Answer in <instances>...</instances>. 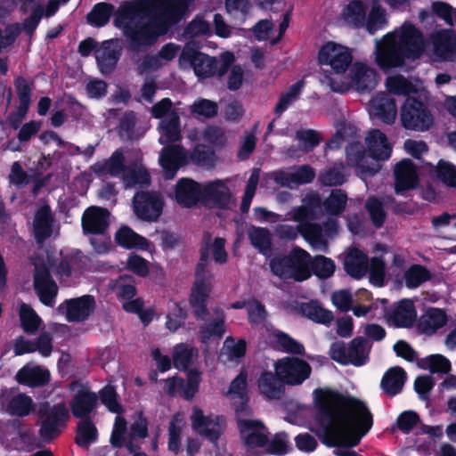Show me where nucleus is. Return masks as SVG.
Returning a JSON list of instances; mask_svg holds the SVG:
<instances>
[{
	"instance_id": "nucleus-1",
	"label": "nucleus",
	"mask_w": 456,
	"mask_h": 456,
	"mask_svg": "<svg viewBox=\"0 0 456 456\" xmlns=\"http://www.w3.org/2000/svg\"><path fill=\"white\" fill-rule=\"evenodd\" d=\"M319 415L312 426L336 456H358L356 446L372 427V414L366 403L349 395L330 388L314 391Z\"/></svg>"
},
{
	"instance_id": "nucleus-2",
	"label": "nucleus",
	"mask_w": 456,
	"mask_h": 456,
	"mask_svg": "<svg viewBox=\"0 0 456 456\" xmlns=\"http://www.w3.org/2000/svg\"><path fill=\"white\" fill-rule=\"evenodd\" d=\"M186 9L185 0H134L119 7L114 24L134 46L148 45L178 22Z\"/></svg>"
},
{
	"instance_id": "nucleus-3",
	"label": "nucleus",
	"mask_w": 456,
	"mask_h": 456,
	"mask_svg": "<svg viewBox=\"0 0 456 456\" xmlns=\"http://www.w3.org/2000/svg\"><path fill=\"white\" fill-rule=\"evenodd\" d=\"M423 34L405 21L381 38L375 40V61L384 71L401 68L406 61H415L425 52Z\"/></svg>"
},
{
	"instance_id": "nucleus-4",
	"label": "nucleus",
	"mask_w": 456,
	"mask_h": 456,
	"mask_svg": "<svg viewBox=\"0 0 456 456\" xmlns=\"http://www.w3.org/2000/svg\"><path fill=\"white\" fill-rule=\"evenodd\" d=\"M365 142L368 154L365 153L360 142H352L346 148V161L362 174L373 175L379 170L378 161H384L390 158L392 145L386 134L378 129L368 133Z\"/></svg>"
},
{
	"instance_id": "nucleus-5",
	"label": "nucleus",
	"mask_w": 456,
	"mask_h": 456,
	"mask_svg": "<svg viewBox=\"0 0 456 456\" xmlns=\"http://www.w3.org/2000/svg\"><path fill=\"white\" fill-rule=\"evenodd\" d=\"M211 254L216 262L223 264L226 261L227 254L224 250V240L221 238L215 239L212 244H207L202 253L200 263L197 266L195 281L193 283L190 304L193 309L194 314L198 318H204L208 313L206 304L212 290L211 272L207 268L206 256Z\"/></svg>"
},
{
	"instance_id": "nucleus-6",
	"label": "nucleus",
	"mask_w": 456,
	"mask_h": 456,
	"mask_svg": "<svg viewBox=\"0 0 456 456\" xmlns=\"http://www.w3.org/2000/svg\"><path fill=\"white\" fill-rule=\"evenodd\" d=\"M57 261L58 259L48 256V266L39 260L35 262L34 286L40 301L45 305L51 306L54 304L58 290L56 284L49 275V268L61 277L80 273L83 271L82 260L77 256L65 260L61 259L59 264H57Z\"/></svg>"
},
{
	"instance_id": "nucleus-7",
	"label": "nucleus",
	"mask_w": 456,
	"mask_h": 456,
	"mask_svg": "<svg viewBox=\"0 0 456 456\" xmlns=\"http://www.w3.org/2000/svg\"><path fill=\"white\" fill-rule=\"evenodd\" d=\"M233 61L234 56L232 53H223L220 56V60L217 61L215 58L200 53L191 44H187L179 57V66L183 69L192 67L197 77L205 78L216 74L218 76L224 75L228 66Z\"/></svg>"
},
{
	"instance_id": "nucleus-8",
	"label": "nucleus",
	"mask_w": 456,
	"mask_h": 456,
	"mask_svg": "<svg viewBox=\"0 0 456 456\" xmlns=\"http://www.w3.org/2000/svg\"><path fill=\"white\" fill-rule=\"evenodd\" d=\"M125 161L126 159L123 152L118 150L113 152L109 159L95 163L92 167V170L99 175H121L126 187H133L138 184L142 185L149 183V174L141 163L130 164L126 168Z\"/></svg>"
},
{
	"instance_id": "nucleus-9",
	"label": "nucleus",
	"mask_w": 456,
	"mask_h": 456,
	"mask_svg": "<svg viewBox=\"0 0 456 456\" xmlns=\"http://www.w3.org/2000/svg\"><path fill=\"white\" fill-rule=\"evenodd\" d=\"M269 267L273 275L282 280L301 282L312 275L311 256L301 248H294L288 255L273 256Z\"/></svg>"
},
{
	"instance_id": "nucleus-10",
	"label": "nucleus",
	"mask_w": 456,
	"mask_h": 456,
	"mask_svg": "<svg viewBox=\"0 0 456 456\" xmlns=\"http://www.w3.org/2000/svg\"><path fill=\"white\" fill-rule=\"evenodd\" d=\"M378 84V74L370 66L356 62L352 65L349 73L342 79H329V86L334 92L345 93L353 88L359 92L372 90Z\"/></svg>"
},
{
	"instance_id": "nucleus-11",
	"label": "nucleus",
	"mask_w": 456,
	"mask_h": 456,
	"mask_svg": "<svg viewBox=\"0 0 456 456\" xmlns=\"http://www.w3.org/2000/svg\"><path fill=\"white\" fill-rule=\"evenodd\" d=\"M318 60L322 65L329 66L331 69V74L322 80V83L329 86V79L331 77L339 80L345 77L353 57L351 51L346 46L328 42L320 49Z\"/></svg>"
},
{
	"instance_id": "nucleus-12",
	"label": "nucleus",
	"mask_w": 456,
	"mask_h": 456,
	"mask_svg": "<svg viewBox=\"0 0 456 456\" xmlns=\"http://www.w3.org/2000/svg\"><path fill=\"white\" fill-rule=\"evenodd\" d=\"M401 121L406 129L423 132L432 126L434 118L423 103L407 98L401 109Z\"/></svg>"
},
{
	"instance_id": "nucleus-13",
	"label": "nucleus",
	"mask_w": 456,
	"mask_h": 456,
	"mask_svg": "<svg viewBox=\"0 0 456 456\" xmlns=\"http://www.w3.org/2000/svg\"><path fill=\"white\" fill-rule=\"evenodd\" d=\"M274 370L279 379L289 386L301 385L312 372L311 366L305 361L289 356L277 361Z\"/></svg>"
},
{
	"instance_id": "nucleus-14",
	"label": "nucleus",
	"mask_w": 456,
	"mask_h": 456,
	"mask_svg": "<svg viewBox=\"0 0 456 456\" xmlns=\"http://www.w3.org/2000/svg\"><path fill=\"white\" fill-rule=\"evenodd\" d=\"M236 414L240 436L248 449L253 450L256 447L264 446L268 441L265 427L256 419L245 418L249 416V409L247 412L245 410L237 408Z\"/></svg>"
},
{
	"instance_id": "nucleus-15",
	"label": "nucleus",
	"mask_w": 456,
	"mask_h": 456,
	"mask_svg": "<svg viewBox=\"0 0 456 456\" xmlns=\"http://www.w3.org/2000/svg\"><path fill=\"white\" fill-rule=\"evenodd\" d=\"M38 411L43 418L40 428L41 436L45 440L56 437L69 417L65 404L60 403L50 407L49 404L44 403L40 405Z\"/></svg>"
},
{
	"instance_id": "nucleus-16",
	"label": "nucleus",
	"mask_w": 456,
	"mask_h": 456,
	"mask_svg": "<svg viewBox=\"0 0 456 456\" xmlns=\"http://www.w3.org/2000/svg\"><path fill=\"white\" fill-rule=\"evenodd\" d=\"M192 429L211 442H216L224 431V419L215 415H205L200 408L194 406L191 416Z\"/></svg>"
},
{
	"instance_id": "nucleus-17",
	"label": "nucleus",
	"mask_w": 456,
	"mask_h": 456,
	"mask_svg": "<svg viewBox=\"0 0 456 456\" xmlns=\"http://www.w3.org/2000/svg\"><path fill=\"white\" fill-rule=\"evenodd\" d=\"M133 208L139 218L156 221L161 215L163 200L157 192H138L134 197Z\"/></svg>"
},
{
	"instance_id": "nucleus-18",
	"label": "nucleus",
	"mask_w": 456,
	"mask_h": 456,
	"mask_svg": "<svg viewBox=\"0 0 456 456\" xmlns=\"http://www.w3.org/2000/svg\"><path fill=\"white\" fill-rule=\"evenodd\" d=\"M94 309L95 300L89 295L66 300L57 308L58 312L65 315L69 322H83L91 315Z\"/></svg>"
},
{
	"instance_id": "nucleus-19",
	"label": "nucleus",
	"mask_w": 456,
	"mask_h": 456,
	"mask_svg": "<svg viewBox=\"0 0 456 456\" xmlns=\"http://www.w3.org/2000/svg\"><path fill=\"white\" fill-rule=\"evenodd\" d=\"M0 401L3 409L13 416H28L34 410L32 398L22 393L4 391L1 395Z\"/></svg>"
},
{
	"instance_id": "nucleus-20",
	"label": "nucleus",
	"mask_w": 456,
	"mask_h": 456,
	"mask_svg": "<svg viewBox=\"0 0 456 456\" xmlns=\"http://www.w3.org/2000/svg\"><path fill=\"white\" fill-rule=\"evenodd\" d=\"M395 189L396 193H403L412 190L418 185L419 175L417 167L410 159H403L398 162L394 170Z\"/></svg>"
},
{
	"instance_id": "nucleus-21",
	"label": "nucleus",
	"mask_w": 456,
	"mask_h": 456,
	"mask_svg": "<svg viewBox=\"0 0 456 456\" xmlns=\"http://www.w3.org/2000/svg\"><path fill=\"white\" fill-rule=\"evenodd\" d=\"M201 200L218 208H229L232 201L229 188L221 180L210 182L201 187Z\"/></svg>"
},
{
	"instance_id": "nucleus-22",
	"label": "nucleus",
	"mask_w": 456,
	"mask_h": 456,
	"mask_svg": "<svg viewBox=\"0 0 456 456\" xmlns=\"http://www.w3.org/2000/svg\"><path fill=\"white\" fill-rule=\"evenodd\" d=\"M187 155L179 145L164 148L159 156V164L163 168L166 179H172L177 170L185 164Z\"/></svg>"
},
{
	"instance_id": "nucleus-23",
	"label": "nucleus",
	"mask_w": 456,
	"mask_h": 456,
	"mask_svg": "<svg viewBox=\"0 0 456 456\" xmlns=\"http://www.w3.org/2000/svg\"><path fill=\"white\" fill-rule=\"evenodd\" d=\"M108 210L99 207H90L83 214L82 227L86 234H103L109 226Z\"/></svg>"
},
{
	"instance_id": "nucleus-24",
	"label": "nucleus",
	"mask_w": 456,
	"mask_h": 456,
	"mask_svg": "<svg viewBox=\"0 0 456 456\" xmlns=\"http://www.w3.org/2000/svg\"><path fill=\"white\" fill-rule=\"evenodd\" d=\"M370 116L385 123L392 124L396 118L397 109L395 101L384 93L375 95L369 103Z\"/></svg>"
},
{
	"instance_id": "nucleus-25",
	"label": "nucleus",
	"mask_w": 456,
	"mask_h": 456,
	"mask_svg": "<svg viewBox=\"0 0 456 456\" xmlns=\"http://www.w3.org/2000/svg\"><path fill=\"white\" fill-rule=\"evenodd\" d=\"M314 176V169L307 165L301 166L295 170H280L273 174L274 182L284 187L310 183Z\"/></svg>"
},
{
	"instance_id": "nucleus-26",
	"label": "nucleus",
	"mask_w": 456,
	"mask_h": 456,
	"mask_svg": "<svg viewBox=\"0 0 456 456\" xmlns=\"http://www.w3.org/2000/svg\"><path fill=\"white\" fill-rule=\"evenodd\" d=\"M175 199L182 207H192L201 200V186L191 179L182 178L176 183Z\"/></svg>"
},
{
	"instance_id": "nucleus-27",
	"label": "nucleus",
	"mask_w": 456,
	"mask_h": 456,
	"mask_svg": "<svg viewBox=\"0 0 456 456\" xmlns=\"http://www.w3.org/2000/svg\"><path fill=\"white\" fill-rule=\"evenodd\" d=\"M368 6L366 1L351 0L343 6L339 19L349 27H363L366 21Z\"/></svg>"
},
{
	"instance_id": "nucleus-28",
	"label": "nucleus",
	"mask_w": 456,
	"mask_h": 456,
	"mask_svg": "<svg viewBox=\"0 0 456 456\" xmlns=\"http://www.w3.org/2000/svg\"><path fill=\"white\" fill-rule=\"evenodd\" d=\"M434 53L443 61L456 60V35L451 30H442L433 37Z\"/></svg>"
},
{
	"instance_id": "nucleus-29",
	"label": "nucleus",
	"mask_w": 456,
	"mask_h": 456,
	"mask_svg": "<svg viewBox=\"0 0 456 456\" xmlns=\"http://www.w3.org/2000/svg\"><path fill=\"white\" fill-rule=\"evenodd\" d=\"M120 45L118 40L105 41L95 51V57L102 73H110L116 66L119 54Z\"/></svg>"
},
{
	"instance_id": "nucleus-30",
	"label": "nucleus",
	"mask_w": 456,
	"mask_h": 456,
	"mask_svg": "<svg viewBox=\"0 0 456 456\" xmlns=\"http://www.w3.org/2000/svg\"><path fill=\"white\" fill-rule=\"evenodd\" d=\"M71 389H77L70 403L73 415L80 418L91 412L97 403L96 395L77 384H72Z\"/></svg>"
},
{
	"instance_id": "nucleus-31",
	"label": "nucleus",
	"mask_w": 456,
	"mask_h": 456,
	"mask_svg": "<svg viewBox=\"0 0 456 456\" xmlns=\"http://www.w3.org/2000/svg\"><path fill=\"white\" fill-rule=\"evenodd\" d=\"M16 379L20 384L28 387H39L49 381L50 372L38 365H27L18 371Z\"/></svg>"
},
{
	"instance_id": "nucleus-32",
	"label": "nucleus",
	"mask_w": 456,
	"mask_h": 456,
	"mask_svg": "<svg viewBox=\"0 0 456 456\" xmlns=\"http://www.w3.org/2000/svg\"><path fill=\"white\" fill-rule=\"evenodd\" d=\"M116 242L126 249H150L151 243L147 239L134 232L128 226L120 227L115 233Z\"/></svg>"
},
{
	"instance_id": "nucleus-33",
	"label": "nucleus",
	"mask_w": 456,
	"mask_h": 456,
	"mask_svg": "<svg viewBox=\"0 0 456 456\" xmlns=\"http://www.w3.org/2000/svg\"><path fill=\"white\" fill-rule=\"evenodd\" d=\"M53 218L49 207L43 206L36 213L33 232L37 242L44 241L53 233Z\"/></svg>"
},
{
	"instance_id": "nucleus-34",
	"label": "nucleus",
	"mask_w": 456,
	"mask_h": 456,
	"mask_svg": "<svg viewBox=\"0 0 456 456\" xmlns=\"http://www.w3.org/2000/svg\"><path fill=\"white\" fill-rule=\"evenodd\" d=\"M344 267L350 276L360 279L369 270L367 256L360 250L353 248L346 256Z\"/></svg>"
},
{
	"instance_id": "nucleus-35",
	"label": "nucleus",
	"mask_w": 456,
	"mask_h": 456,
	"mask_svg": "<svg viewBox=\"0 0 456 456\" xmlns=\"http://www.w3.org/2000/svg\"><path fill=\"white\" fill-rule=\"evenodd\" d=\"M447 317L445 313L438 308L428 310L419 321V330L428 335L434 334L438 329L445 325Z\"/></svg>"
},
{
	"instance_id": "nucleus-36",
	"label": "nucleus",
	"mask_w": 456,
	"mask_h": 456,
	"mask_svg": "<svg viewBox=\"0 0 456 456\" xmlns=\"http://www.w3.org/2000/svg\"><path fill=\"white\" fill-rule=\"evenodd\" d=\"M405 380V371L400 367H392L384 374L380 386L387 395L394 396L401 392Z\"/></svg>"
},
{
	"instance_id": "nucleus-37",
	"label": "nucleus",
	"mask_w": 456,
	"mask_h": 456,
	"mask_svg": "<svg viewBox=\"0 0 456 456\" xmlns=\"http://www.w3.org/2000/svg\"><path fill=\"white\" fill-rule=\"evenodd\" d=\"M159 132V141L161 144L175 142L181 138L180 118L178 115L171 113L170 118H163L158 126Z\"/></svg>"
},
{
	"instance_id": "nucleus-38",
	"label": "nucleus",
	"mask_w": 456,
	"mask_h": 456,
	"mask_svg": "<svg viewBox=\"0 0 456 456\" xmlns=\"http://www.w3.org/2000/svg\"><path fill=\"white\" fill-rule=\"evenodd\" d=\"M416 317L413 302L409 299L402 300L391 315L393 322L398 327H410Z\"/></svg>"
},
{
	"instance_id": "nucleus-39",
	"label": "nucleus",
	"mask_w": 456,
	"mask_h": 456,
	"mask_svg": "<svg viewBox=\"0 0 456 456\" xmlns=\"http://www.w3.org/2000/svg\"><path fill=\"white\" fill-rule=\"evenodd\" d=\"M247 375L244 372H240L236 379L232 382L228 395L236 409L245 410L248 411V408L246 406L247 398Z\"/></svg>"
},
{
	"instance_id": "nucleus-40",
	"label": "nucleus",
	"mask_w": 456,
	"mask_h": 456,
	"mask_svg": "<svg viewBox=\"0 0 456 456\" xmlns=\"http://www.w3.org/2000/svg\"><path fill=\"white\" fill-rule=\"evenodd\" d=\"M370 345L362 338L353 339L348 345V364L363 365L369 356Z\"/></svg>"
},
{
	"instance_id": "nucleus-41",
	"label": "nucleus",
	"mask_w": 456,
	"mask_h": 456,
	"mask_svg": "<svg viewBox=\"0 0 456 456\" xmlns=\"http://www.w3.org/2000/svg\"><path fill=\"white\" fill-rule=\"evenodd\" d=\"M281 382L273 373L265 372L259 378V391L268 399H279L283 393Z\"/></svg>"
},
{
	"instance_id": "nucleus-42",
	"label": "nucleus",
	"mask_w": 456,
	"mask_h": 456,
	"mask_svg": "<svg viewBox=\"0 0 456 456\" xmlns=\"http://www.w3.org/2000/svg\"><path fill=\"white\" fill-rule=\"evenodd\" d=\"M387 23L385 10L381 7L377 0L370 3V10L368 17H366L365 28L370 34L383 28Z\"/></svg>"
},
{
	"instance_id": "nucleus-43",
	"label": "nucleus",
	"mask_w": 456,
	"mask_h": 456,
	"mask_svg": "<svg viewBox=\"0 0 456 456\" xmlns=\"http://www.w3.org/2000/svg\"><path fill=\"white\" fill-rule=\"evenodd\" d=\"M299 310L304 316L322 324L331 322L334 318L330 311L322 308L317 302L302 304Z\"/></svg>"
},
{
	"instance_id": "nucleus-44",
	"label": "nucleus",
	"mask_w": 456,
	"mask_h": 456,
	"mask_svg": "<svg viewBox=\"0 0 456 456\" xmlns=\"http://www.w3.org/2000/svg\"><path fill=\"white\" fill-rule=\"evenodd\" d=\"M21 9L24 12H27L29 5H32L31 14L23 22L24 30L28 34H31L36 29L43 17V0H21Z\"/></svg>"
},
{
	"instance_id": "nucleus-45",
	"label": "nucleus",
	"mask_w": 456,
	"mask_h": 456,
	"mask_svg": "<svg viewBox=\"0 0 456 456\" xmlns=\"http://www.w3.org/2000/svg\"><path fill=\"white\" fill-rule=\"evenodd\" d=\"M300 233L310 244L317 249L324 250L327 247L326 240L323 237L322 230L313 224H299Z\"/></svg>"
},
{
	"instance_id": "nucleus-46",
	"label": "nucleus",
	"mask_w": 456,
	"mask_h": 456,
	"mask_svg": "<svg viewBox=\"0 0 456 456\" xmlns=\"http://www.w3.org/2000/svg\"><path fill=\"white\" fill-rule=\"evenodd\" d=\"M248 236L251 244L263 254H267L271 249V234L269 231L262 227L252 226L248 229Z\"/></svg>"
},
{
	"instance_id": "nucleus-47",
	"label": "nucleus",
	"mask_w": 456,
	"mask_h": 456,
	"mask_svg": "<svg viewBox=\"0 0 456 456\" xmlns=\"http://www.w3.org/2000/svg\"><path fill=\"white\" fill-rule=\"evenodd\" d=\"M198 350L185 344H178L173 350V361L175 368L185 370L197 357Z\"/></svg>"
},
{
	"instance_id": "nucleus-48",
	"label": "nucleus",
	"mask_w": 456,
	"mask_h": 456,
	"mask_svg": "<svg viewBox=\"0 0 456 456\" xmlns=\"http://www.w3.org/2000/svg\"><path fill=\"white\" fill-rule=\"evenodd\" d=\"M113 5L107 3H100L94 5L93 10L87 15L88 22L95 27L106 25L111 14L113 13Z\"/></svg>"
},
{
	"instance_id": "nucleus-49",
	"label": "nucleus",
	"mask_w": 456,
	"mask_h": 456,
	"mask_svg": "<svg viewBox=\"0 0 456 456\" xmlns=\"http://www.w3.org/2000/svg\"><path fill=\"white\" fill-rule=\"evenodd\" d=\"M186 422L182 414H176L169 425V441L168 448L174 452H177L180 446L181 436L185 428Z\"/></svg>"
},
{
	"instance_id": "nucleus-50",
	"label": "nucleus",
	"mask_w": 456,
	"mask_h": 456,
	"mask_svg": "<svg viewBox=\"0 0 456 456\" xmlns=\"http://www.w3.org/2000/svg\"><path fill=\"white\" fill-rule=\"evenodd\" d=\"M386 86L389 93L398 95H407L416 91L411 82L402 75L387 77Z\"/></svg>"
},
{
	"instance_id": "nucleus-51",
	"label": "nucleus",
	"mask_w": 456,
	"mask_h": 456,
	"mask_svg": "<svg viewBox=\"0 0 456 456\" xmlns=\"http://www.w3.org/2000/svg\"><path fill=\"white\" fill-rule=\"evenodd\" d=\"M430 277L428 270L419 265L411 266L405 271L403 275L405 285L409 289H415L420 286L423 282L428 281Z\"/></svg>"
},
{
	"instance_id": "nucleus-52",
	"label": "nucleus",
	"mask_w": 456,
	"mask_h": 456,
	"mask_svg": "<svg viewBox=\"0 0 456 456\" xmlns=\"http://www.w3.org/2000/svg\"><path fill=\"white\" fill-rule=\"evenodd\" d=\"M419 366L433 373H447L451 370L450 361L442 354H431L427 356L419 362Z\"/></svg>"
},
{
	"instance_id": "nucleus-53",
	"label": "nucleus",
	"mask_w": 456,
	"mask_h": 456,
	"mask_svg": "<svg viewBox=\"0 0 456 456\" xmlns=\"http://www.w3.org/2000/svg\"><path fill=\"white\" fill-rule=\"evenodd\" d=\"M224 332V320L222 315L216 322L206 323L200 327V339L203 343H208L210 340L220 339Z\"/></svg>"
},
{
	"instance_id": "nucleus-54",
	"label": "nucleus",
	"mask_w": 456,
	"mask_h": 456,
	"mask_svg": "<svg viewBox=\"0 0 456 456\" xmlns=\"http://www.w3.org/2000/svg\"><path fill=\"white\" fill-rule=\"evenodd\" d=\"M304 86L303 81H298L289 87V89L281 95L276 107L275 112L278 115L283 113L299 97L302 88Z\"/></svg>"
},
{
	"instance_id": "nucleus-55",
	"label": "nucleus",
	"mask_w": 456,
	"mask_h": 456,
	"mask_svg": "<svg viewBox=\"0 0 456 456\" xmlns=\"http://www.w3.org/2000/svg\"><path fill=\"white\" fill-rule=\"evenodd\" d=\"M20 318L24 330L28 333H35L42 322L37 313L26 304L20 306Z\"/></svg>"
},
{
	"instance_id": "nucleus-56",
	"label": "nucleus",
	"mask_w": 456,
	"mask_h": 456,
	"mask_svg": "<svg viewBox=\"0 0 456 456\" xmlns=\"http://www.w3.org/2000/svg\"><path fill=\"white\" fill-rule=\"evenodd\" d=\"M314 273L322 279L330 277L335 272L334 262L323 256H317L314 259L311 258V270Z\"/></svg>"
},
{
	"instance_id": "nucleus-57",
	"label": "nucleus",
	"mask_w": 456,
	"mask_h": 456,
	"mask_svg": "<svg viewBox=\"0 0 456 456\" xmlns=\"http://www.w3.org/2000/svg\"><path fill=\"white\" fill-rule=\"evenodd\" d=\"M186 318V312L178 304L173 302L169 305L168 313L167 315L166 327L171 332L176 331Z\"/></svg>"
},
{
	"instance_id": "nucleus-58",
	"label": "nucleus",
	"mask_w": 456,
	"mask_h": 456,
	"mask_svg": "<svg viewBox=\"0 0 456 456\" xmlns=\"http://www.w3.org/2000/svg\"><path fill=\"white\" fill-rule=\"evenodd\" d=\"M97 437V430L89 420H83L78 424L77 443L80 446H86L94 442Z\"/></svg>"
},
{
	"instance_id": "nucleus-59",
	"label": "nucleus",
	"mask_w": 456,
	"mask_h": 456,
	"mask_svg": "<svg viewBox=\"0 0 456 456\" xmlns=\"http://www.w3.org/2000/svg\"><path fill=\"white\" fill-rule=\"evenodd\" d=\"M437 177L447 186L456 188V167L450 162L440 160L436 167Z\"/></svg>"
},
{
	"instance_id": "nucleus-60",
	"label": "nucleus",
	"mask_w": 456,
	"mask_h": 456,
	"mask_svg": "<svg viewBox=\"0 0 456 456\" xmlns=\"http://www.w3.org/2000/svg\"><path fill=\"white\" fill-rule=\"evenodd\" d=\"M296 139L299 150L304 152L312 151L320 142L318 134L314 130H298L296 133Z\"/></svg>"
},
{
	"instance_id": "nucleus-61",
	"label": "nucleus",
	"mask_w": 456,
	"mask_h": 456,
	"mask_svg": "<svg viewBox=\"0 0 456 456\" xmlns=\"http://www.w3.org/2000/svg\"><path fill=\"white\" fill-rule=\"evenodd\" d=\"M15 86L20 100L19 111L24 116L30 104L31 87L22 77L16 79Z\"/></svg>"
},
{
	"instance_id": "nucleus-62",
	"label": "nucleus",
	"mask_w": 456,
	"mask_h": 456,
	"mask_svg": "<svg viewBox=\"0 0 456 456\" xmlns=\"http://www.w3.org/2000/svg\"><path fill=\"white\" fill-rule=\"evenodd\" d=\"M346 203V195L340 190H334L325 200L324 207L330 214L337 215L344 210Z\"/></svg>"
},
{
	"instance_id": "nucleus-63",
	"label": "nucleus",
	"mask_w": 456,
	"mask_h": 456,
	"mask_svg": "<svg viewBox=\"0 0 456 456\" xmlns=\"http://www.w3.org/2000/svg\"><path fill=\"white\" fill-rule=\"evenodd\" d=\"M275 341L284 351L291 354H302L304 353L303 345L299 344L288 335L276 331L274 333Z\"/></svg>"
},
{
	"instance_id": "nucleus-64",
	"label": "nucleus",
	"mask_w": 456,
	"mask_h": 456,
	"mask_svg": "<svg viewBox=\"0 0 456 456\" xmlns=\"http://www.w3.org/2000/svg\"><path fill=\"white\" fill-rule=\"evenodd\" d=\"M202 138L205 142L213 147H221L226 143L227 137L224 132L215 126L208 127L202 133Z\"/></svg>"
}]
</instances>
